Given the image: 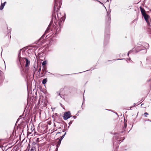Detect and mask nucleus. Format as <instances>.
Listing matches in <instances>:
<instances>
[{"label":"nucleus","instance_id":"f257e3e1","mask_svg":"<svg viewBox=\"0 0 151 151\" xmlns=\"http://www.w3.org/2000/svg\"><path fill=\"white\" fill-rule=\"evenodd\" d=\"M70 112L68 111L65 112L63 116L64 120H66L70 118Z\"/></svg>","mask_w":151,"mask_h":151},{"label":"nucleus","instance_id":"f03ea898","mask_svg":"<svg viewBox=\"0 0 151 151\" xmlns=\"http://www.w3.org/2000/svg\"><path fill=\"white\" fill-rule=\"evenodd\" d=\"M143 16L147 24L148 25H149L150 23L149 20L150 19L149 16L147 14H144V15H143Z\"/></svg>","mask_w":151,"mask_h":151},{"label":"nucleus","instance_id":"7ed1b4c3","mask_svg":"<svg viewBox=\"0 0 151 151\" xmlns=\"http://www.w3.org/2000/svg\"><path fill=\"white\" fill-rule=\"evenodd\" d=\"M141 12L142 13V15H144V14H146L145 13V10L142 7H140V8Z\"/></svg>","mask_w":151,"mask_h":151},{"label":"nucleus","instance_id":"20e7f679","mask_svg":"<svg viewBox=\"0 0 151 151\" xmlns=\"http://www.w3.org/2000/svg\"><path fill=\"white\" fill-rule=\"evenodd\" d=\"M30 62L27 59H26V66L27 67L29 65Z\"/></svg>","mask_w":151,"mask_h":151},{"label":"nucleus","instance_id":"39448f33","mask_svg":"<svg viewBox=\"0 0 151 151\" xmlns=\"http://www.w3.org/2000/svg\"><path fill=\"white\" fill-rule=\"evenodd\" d=\"M6 3V2H5L4 3L1 4V5L0 6V10H1L3 9L4 6L5 5V4Z\"/></svg>","mask_w":151,"mask_h":151},{"label":"nucleus","instance_id":"423d86ee","mask_svg":"<svg viewBox=\"0 0 151 151\" xmlns=\"http://www.w3.org/2000/svg\"><path fill=\"white\" fill-rule=\"evenodd\" d=\"M58 0H55V4L54 5V8L55 9L57 7V5H58V4H57V3L58 2Z\"/></svg>","mask_w":151,"mask_h":151},{"label":"nucleus","instance_id":"0eeeda50","mask_svg":"<svg viewBox=\"0 0 151 151\" xmlns=\"http://www.w3.org/2000/svg\"><path fill=\"white\" fill-rule=\"evenodd\" d=\"M47 81V79L46 78L44 79L43 80L42 83L43 84H45Z\"/></svg>","mask_w":151,"mask_h":151},{"label":"nucleus","instance_id":"6e6552de","mask_svg":"<svg viewBox=\"0 0 151 151\" xmlns=\"http://www.w3.org/2000/svg\"><path fill=\"white\" fill-rule=\"evenodd\" d=\"M61 142V139H59L58 141V142L57 146L59 145H60Z\"/></svg>","mask_w":151,"mask_h":151},{"label":"nucleus","instance_id":"1a4fd4ad","mask_svg":"<svg viewBox=\"0 0 151 151\" xmlns=\"http://www.w3.org/2000/svg\"><path fill=\"white\" fill-rule=\"evenodd\" d=\"M46 63V62L45 61H44L42 63V65L44 66V65H45Z\"/></svg>","mask_w":151,"mask_h":151},{"label":"nucleus","instance_id":"9d476101","mask_svg":"<svg viewBox=\"0 0 151 151\" xmlns=\"http://www.w3.org/2000/svg\"><path fill=\"white\" fill-rule=\"evenodd\" d=\"M65 134H64V135H63L60 138V139H61V140L64 138V136L65 135Z\"/></svg>","mask_w":151,"mask_h":151},{"label":"nucleus","instance_id":"9b49d317","mask_svg":"<svg viewBox=\"0 0 151 151\" xmlns=\"http://www.w3.org/2000/svg\"><path fill=\"white\" fill-rule=\"evenodd\" d=\"M41 66H40V68L38 70V72H40L41 71Z\"/></svg>","mask_w":151,"mask_h":151},{"label":"nucleus","instance_id":"f8f14e48","mask_svg":"<svg viewBox=\"0 0 151 151\" xmlns=\"http://www.w3.org/2000/svg\"><path fill=\"white\" fill-rule=\"evenodd\" d=\"M28 151H35L34 150L32 149V148L30 150H29Z\"/></svg>","mask_w":151,"mask_h":151},{"label":"nucleus","instance_id":"ddd939ff","mask_svg":"<svg viewBox=\"0 0 151 151\" xmlns=\"http://www.w3.org/2000/svg\"><path fill=\"white\" fill-rule=\"evenodd\" d=\"M145 114L147 115V114H148L146 112L145 113Z\"/></svg>","mask_w":151,"mask_h":151},{"label":"nucleus","instance_id":"4468645a","mask_svg":"<svg viewBox=\"0 0 151 151\" xmlns=\"http://www.w3.org/2000/svg\"><path fill=\"white\" fill-rule=\"evenodd\" d=\"M130 51L128 53V55H129V54L130 53Z\"/></svg>","mask_w":151,"mask_h":151},{"label":"nucleus","instance_id":"2eb2a0df","mask_svg":"<svg viewBox=\"0 0 151 151\" xmlns=\"http://www.w3.org/2000/svg\"><path fill=\"white\" fill-rule=\"evenodd\" d=\"M60 3H59V6H60Z\"/></svg>","mask_w":151,"mask_h":151},{"label":"nucleus","instance_id":"dca6fc26","mask_svg":"<svg viewBox=\"0 0 151 151\" xmlns=\"http://www.w3.org/2000/svg\"><path fill=\"white\" fill-rule=\"evenodd\" d=\"M60 133V132H58L57 133H58H58Z\"/></svg>","mask_w":151,"mask_h":151},{"label":"nucleus","instance_id":"f3484780","mask_svg":"<svg viewBox=\"0 0 151 151\" xmlns=\"http://www.w3.org/2000/svg\"><path fill=\"white\" fill-rule=\"evenodd\" d=\"M109 0H107V1H108Z\"/></svg>","mask_w":151,"mask_h":151}]
</instances>
